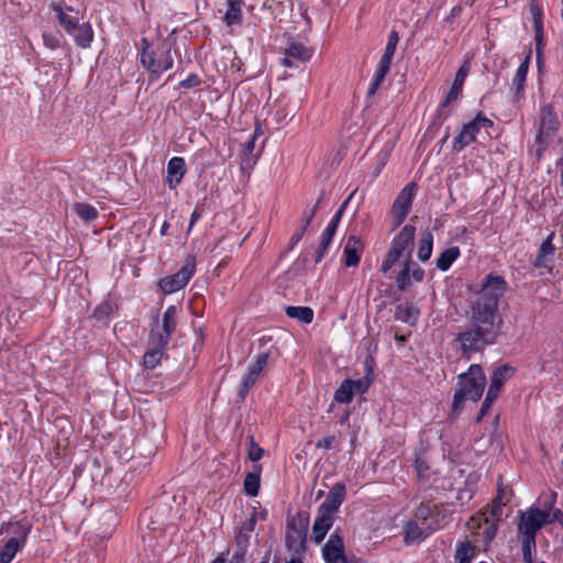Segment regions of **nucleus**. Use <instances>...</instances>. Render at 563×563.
<instances>
[{
  "instance_id": "1",
  "label": "nucleus",
  "mask_w": 563,
  "mask_h": 563,
  "mask_svg": "<svg viewBox=\"0 0 563 563\" xmlns=\"http://www.w3.org/2000/svg\"><path fill=\"white\" fill-rule=\"evenodd\" d=\"M501 324L503 320L471 310L470 324L461 330L454 340L460 346L462 357L470 360L472 354L496 343Z\"/></svg>"
},
{
  "instance_id": "2",
  "label": "nucleus",
  "mask_w": 563,
  "mask_h": 563,
  "mask_svg": "<svg viewBox=\"0 0 563 563\" xmlns=\"http://www.w3.org/2000/svg\"><path fill=\"white\" fill-rule=\"evenodd\" d=\"M486 386V376L481 365L473 364L457 376V388L452 401V415L459 416L466 399L478 401Z\"/></svg>"
},
{
  "instance_id": "3",
  "label": "nucleus",
  "mask_w": 563,
  "mask_h": 563,
  "mask_svg": "<svg viewBox=\"0 0 563 563\" xmlns=\"http://www.w3.org/2000/svg\"><path fill=\"white\" fill-rule=\"evenodd\" d=\"M555 500V492L541 495L537 505L520 511L518 528H542L556 520L561 521L563 514L560 509H554Z\"/></svg>"
},
{
  "instance_id": "4",
  "label": "nucleus",
  "mask_w": 563,
  "mask_h": 563,
  "mask_svg": "<svg viewBox=\"0 0 563 563\" xmlns=\"http://www.w3.org/2000/svg\"><path fill=\"white\" fill-rule=\"evenodd\" d=\"M506 285V280L500 276L493 274L485 276L476 299L472 301L471 310L479 311V313L496 320H503L498 312V301L505 294Z\"/></svg>"
},
{
  "instance_id": "5",
  "label": "nucleus",
  "mask_w": 563,
  "mask_h": 563,
  "mask_svg": "<svg viewBox=\"0 0 563 563\" xmlns=\"http://www.w3.org/2000/svg\"><path fill=\"white\" fill-rule=\"evenodd\" d=\"M141 44V63L150 71L151 80L157 79L162 73L173 67L174 58L167 44L152 48L147 38H142Z\"/></svg>"
},
{
  "instance_id": "6",
  "label": "nucleus",
  "mask_w": 563,
  "mask_h": 563,
  "mask_svg": "<svg viewBox=\"0 0 563 563\" xmlns=\"http://www.w3.org/2000/svg\"><path fill=\"white\" fill-rule=\"evenodd\" d=\"M346 488L342 483H336L328 493L324 501L319 506L312 528H331L334 516L344 501Z\"/></svg>"
},
{
  "instance_id": "7",
  "label": "nucleus",
  "mask_w": 563,
  "mask_h": 563,
  "mask_svg": "<svg viewBox=\"0 0 563 563\" xmlns=\"http://www.w3.org/2000/svg\"><path fill=\"white\" fill-rule=\"evenodd\" d=\"M494 125L493 121L482 113H478L474 120L463 125L461 132L453 141V151L460 152L471 143L475 142L476 134L481 129H489Z\"/></svg>"
},
{
  "instance_id": "8",
  "label": "nucleus",
  "mask_w": 563,
  "mask_h": 563,
  "mask_svg": "<svg viewBox=\"0 0 563 563\" xmlns=\"http://www.w3.org/2000/svg\"><path fill=\"white\" fill-rule=\"evenodd\" d=\"M196 271V258L188 256L184 266L174 275L159 280V287L165 294H173L184 288Z\"/></svg>"
},
{
  "instance_id": "9",
  "label": "nucleus",
  "mask_w": 563,
  "mask_h": 563,
  "mask_svg": "<svg viewBox=\"0 0 563 563\" xmlns=\"http://www.w3.org/2000/svg\"><path fill=\"white\" fill-rule=\"evenodd\" d=\"M448 526L449 521H445V516L442 515L438 506L431 503H421L417 508L413 519L410 520L406 528H419V526H426V528H433V526L440 525Z\"/></svg>"
},
{
  "instance_id": "10",
  "label": "nucleus",
  "mask_w": 563,
  "mask_h": 563,
  "mask_svg": "<svg viewBox=\"0 0 563 563\" xmlns=\"http://www.w3.org/2000/svg\"><path fill=\"white\" fill-rule=\"evenodd\" d=\"M559 128V119L552 107V104H545L541 108L540 114V129L537 135L536 141L542 145V147L537 150V154L540 156L544 146L548 144V141L551 136L554 135L555 131Z\"/></svg>"
},
{
  "instance_id": "11",
  "label": "nucleus",
  "mask_w": 563,
  "mask_h": 563,
  "mask_svg": "<svg viewBox=\"0 0 563 563\" xmlns=\"http://www.w3.org/2000/svg\"><path fill=\"white\" fill-rule=\"evenodd\" d=\"M417 191V184L416 183H409L407 184L397 198L395 199L391 208V212L394 218L396 219V225H400L405 219L407 218L413 197Z\"/></svg>"
},
{
  "instance_id": "12",
  "label": "nucleus",
  "mask_w": 563,
  "mask_h": 563,
  "mask_svg": "<svg viewBox=\"0 0 563 563\" xmlns=\"http://www.w3.org/2000/svg\"><path fill=\"white\" fill-rule=\"evenodd\" d=\"M416 228L413 225H405L400 232L394 238L390 251L400 257L411 258L413 250Z\"/></svg>"
},
{
  "instance_id": "13",
  "label": "nucleus",
  "mask_w": 563,
  "mask_h": 563,
  "mask_svg": "<svg viewBox=\"0 0 563 563\" xmlns=\"http://www.w3.org/2000/svg\"><path fill=\"white\" fill-rule=\"evenodd\" d=\"M177 308L175 306H169L163 314L162 327H157L156 330L153 329L150 338L156 341L161 338L163 339L164 344L167 345L170 335L175 332L177 327Z\"/></svg>"
},
{
  "instance_id": "14",
  "label": "nucleus",
  "mask_w": 563,
  "mask_h": 563,
  "mask_svg": "<svg viewBox=\"0 0 563 563\" xmlns=\"http://www.w3.org/2000/svg\"><path fill=\"white\" fill-rule=\"evenodd\" d=\"M503 504L493 501L490 509L478 512L466 523L467 528H481L482 523L489 525V528H497L503 515Z\"/></svg>"
},
{
  "instance_id": "15",
  "label": "nucleus",
  "mask_w": 563,
  "mask_h": 563,
  "mask_svg": "<svg viewBox=\"0 0 563 563\" xmlns=\"http://www.w3.org/2000/svg\"><path fill=\"white\" fill-rule=\"evenodd\" d=\"M529 10L533 19V29L536 33L534 40L537 45L536 51L539 60L543 46V13L540 4L534 0L530 1Z\"/></svg>"
},
{
  "instance_id": "16",
  "label": "nucleus",
  "mask_w": 563,
  "mask_h": 563,
  "mask_svg": "<svg viewBox=\"0 0 563 563\" xmlns=\"http://www.w3.org/2000/svg\"><path fill=\"white\" fill-rule=\"evenodd\" d=\"M470 69H471L470 62L463 63V65L459 68V70L455 74L452 87H451L445 100L442 102V108L449 106L450 102L457 99V97L461 95L464 81L470 73Z\"/></svg>"
},
{
  "instance_id": "17",
  "label": "nucleus",
  "mask_w": 563,
  "mask_h": 563,
  "mask_svg": "<svg viewBox=\"0 0 563 563\" xmlns=\"http://www.w3.org/2000/svg\"><path fill=\"white\" fill-rule=\"evenodd\" d=\"M363 251V243L362 241L355 236L352 235L347 239L346 244L343 250L344 255V264L347 267H355L360 263V254Z\"/></svg>"
},
{
  "instance_id": "18",
  "label": "nucleus",
  "mask_w": 563,
  "mask_h": 563,
  "mask_svg": "<svg viewBox=\"0 0 563 563\" xmlns=\"http://www.w3.org/2000/svg\"><path fill=\"white\" fill-rule=\"evenodd\" d=\"M531 59V48L527 51V55L522 63L519 65L515 77L512 78V89L517 99L522 98L525 91V82Z\"/></svg>"
},
{
  "instance_id": "19",
  "label": "nucleus",
  "mask_w": 563,
  "mask_h": 563,
  "mask_svg": "<svg viewBox=\"0 0 563 563\" xmlns=\"http://www.w3.org/2000/svg\"><path fill=\"white\" fill-rule=\"evenodd\" d=\"M150 345L151 347L144 354L143 361L146 368H154L161 362L167 345L164 344V341L161 338L158 341L150 338Z\"/></svg>"
},
{
  "instance_id": "20",
  "label": "nucleus",
  "mask_w": 563,
  "mask_h": 563,
  "mask_svg": "<svg viewBox=\"0 0 563 563\" xmlns=\"http://www.w3.org/2000/svg\"><path fill=\"white\" fill-rule=\"evenodd\" d=\"M186 172V164L183 157H173L167 165V181L169 188H175Z\"/></svg>"
},
{
  "instance_id": "21",
  "label": "nucleus",
  "mask_w": 563,
  "mask_h": 563,
  "mask_svg": "<svg viewBox=\"0 0 563 563\" xmlns=\"http://www.w3.org/2000/svg\"><path fill=\"white\" fill-rule=\"evenodd\" d=\"M25 534L21 538H10L0 549V563H11L15 554L22 549Z\"/></svg>"
},
{
  "instance_id": "22",
  "label": "nucleus",
  "mask_w": 563,
  "mask_h": 563,
  "mask_svg": "<svg viewBox=\"0 0 563 563\" xmlns=\"http://www.w3.org/2000/svg\"><path fill=\"white\" fill-rule=\"evenodd\" d=\"M322 551L327 563L344 555V545L342 538L339 537L336 533L332 534L324 544Z\"/></svg>"
},
{
  "instance_id": "23",
  "label": "nucleus",
  "mask_w": 563,
  "mask_h": 563,
  "mask_svg": "<svg viewBox=\"0 0 563 563\" xmlns=\"http://www.w3.org/2000/svg\"><path fill=\"white\" fill-rule=\"evenodd\" d=\"M167 512V506H158L156 509H146L140 517V525H144L146 528H150L152 525L167 526L168 523L163 520V516Z\"/></svg>"
},
{
  "instance_id": "24",
  "label": "nucleus",
  "mask_w": 563,
  "mask_h": 563,
  "mask_svg": "<svg viewBox=\"0 0 563 563\" xmlns=\"http://www.w3.org/2000/svg\"><path fill=\"white\" fill-rule=\"evenodd\" d=\"M244 0H227V12L223 18L228 26L235 25L242 21Z\"/></svg>"
},
{
  "instance_id": "25",
  "label": "nucleus",
  "mask_w": 563,
  "mask_h": 563,
  "mask_svg": "<svg viewBox=\"0 0 563 563\" xmlns=\"http://www.w3.org/2000/svg\"><path fill=\"white\" fill-rule=\"evenodd\" d=\"M256 136L257 133L255 131L253 136L244 144L243 150L241 152L240 165L243 170L251 169L256 163L257 154H254Z\"/></svg>"
},
{
  "instance_id": "26",
  "label": "nucleus",
  "mask_w": 563,
  "mask_h": 563,
  "mask_svg": "<svg viewBox=\"0 0 563 563\" xmlns=\"http://www.w3.org/2000/svg\"><path fill=\"white\" fill-rule=\"evenodd\" d=\"M74 36L76 44L82 48L90 46L93 38V31L89 23L77 24L76 29L69 32Z\"/></svg>"
},
{
  "instance_id": "27",
  "label": "nucleus",
  "mask_w": 563,
  "mask_h": 563,
  "mask_svg": "<svg viewBox=\"0 0 563 563\" xmlns=\"http://www.w3.org/2000/svg\"><path fill=\"white\" fill-rule=\"evenodd\" d=\"M521 550L526 563H532V551L536 549L537 530H521Z\"/></svg>"
},
{
  "instance_id": "28",
  "label": "nucleus",
  "mask_w": 563,
  "mask_h": 563,
  "mask_svg": "<svg viewBox=\"0 0 563 563\" xmlns=\"http://www.w3.org/2000/svg\"><path fill=\"white\" fill-rule=\"evenodd\" d=\"M306 531L307 530H289L286 536L288 549L296 554H299L306 548Z\"/></svg>"
},
{
  "instance_id": "29",
  "label": "nucleus",
  "mask_w": 563,
  "mask_h": 563,
  "mask_svg": "<svg viewBox=\"0 0 563 563\" xmlns=\"http://www.w3.org/2000/svg\"><path fill=\"white\" fill-rule=\"evenodd\" d=\"M287 317L296 319L297 321L309 324L313 320L314 312L310 307L303 306H288L285 309Z\"/></svg>"
},
{
  "instance_id": "30",
  "label": "nucleus",
  "mask_w": 563,
  "mask_h": 563,
  "mask_svg": "<svg viewBox=\"0 0 563 563\" xmlns=\"http://www.w3.org/2000/svg\"><path fill=\"white\" fill-rule=\"evenodd\" d=\"M554 233H550L548 238L542 242L539 252L537 254V257L533 262V265L536 267H542L545 265V262L553 256L555 247L552 243Z\"/></svg>"
},
{
  "instance_id": "31",
  "label": "nucleus",
  "mask_w": 563,
  "mask_h": 563,
  "mask_svg": "<svg viewBox=\"0 0 563 563\" xmlns=\"http://www.w3.org/2000/svg\"><path fill=\"white\" fill-rule=\"evenodd\" d=\"M475 555L476 549L468 541L457 543L454 554L455 563H472Z\"/></svg>"
},
{
  "instance_id": "32",
  "label": "nucleus",
  "mask_w": 563,
  "mask_h": 563,
  "mask_svg": "<svg viewBox=\"0 0 563 563\" xmlns=\"http://www.w3.org/2000/svg\"><path fill=\"white\" fill-rule=\"evenodd\" d=\"M460 256V249L451 246L444 250L437 258L435 266L440 271H448L453 262Z\"/></svg>"
},
{
  "instance_id": "33",
  "label": "nucleus",
  "mask_w": 563,
  "mask_h": 563,
  "mask_svg": "<svg viewBox=\"0 0 563 563\" xmlns=\"http://www.w3.org/2000/svg\"><path fill=\"white\" fill-rule=\"evenodd\" d=\"M285 51L288 56H291L294 59H297L302 63L309 60L312 55L310 48L303 46L301 43H298L296 41L289 42Z\"/></svg>"
},
{
  "instance_id": "34",
  "label": "nucleus",
  "mask_w": 563,
  "mask_h": 563,
  "mask_svg": "<svg viewBox=\"0 0 563 563\" xmlns=\"http://www.w3.org/2000/svg\"><path fill=\"white\" fill-rule=\"evenodd\" d=\"M433 247V235L430 231H424L419 240L418 258L422 262L430 258Z\"/></svg>"
},
{
  "instance_id": "35",
  "label": "nucleus",
  "mask_w": 563,
  "mask_h": 563,
  "mask_svg": "<svg viewBox=\"0 0 563 563\" xmlns=\"http://www.w3.org/2000/svg\"><path fill=\"white\" fill-rule=\"evenodd\" d=\"M254 468H256L257 471L247 473L244 478V489H245L246 494L252 497H255L258 495L260 482H261V477H260L261 467L257 465H254Z\"/></svg>"
},
{
  "instance_id": "36",
  "label": "nucleus",
  "mask_w": 563,
  "mask_h": 563,
  "mask_svg": "<svg viewBox=\"0 0 563 563\" xmlns=\"http://www.w3.org/2000/svg\"><path fill=\"white\" fill-rule=\"evenodd\" d=\"M53 9L56 12L58 22L67 33L76 29L79 20L77 16L69 15L59 4L54 5Z\"/></svg>"
},
{
  "instance_id": "37",
  "label": "nucleus",
  "mask_w": 563,
  "mask_h": 563,
  "mask_svg": "<svg viewBox=\"0 0 563 563\" xmlns=\"http://www.w3.org/2000/svg\"><path fill=\"white\" fill-rule=\"evenodd\" d=\"M412 260L411 258H405L402 268L397 275L396 283L399 290H406L410 285V271H411Z\"/></svg>"
},
{
  "instance_id": "38",
  "label": "nucleus",
  "mask_w": 563,
  "mask_h": 563,
  "mask_svg": "<svg viewBox=\"0 0 563 563\" xmlns=\"http://www.w3.org/2000/svg\"><path fill=\"white\" fill-rule=\"evenodd\" d=\"M354 396L353 388L351 387V379H344L340 387L334 393L335 401L340 404H349Z\"/></svg>"
},
{
  "instance_id": "39",
  "label": "nucleus",
  "mask_w": 563,
  "mask_h": 563,
  "mask_svg": "<svg viewBox=\"0 0 563 563\" xmlns=\"http://www.w3.org/2000/svg\"><path fill=\"white\" fill-rule=\"evenodd\" d=\"M514 374V368L507 364L500 365L493 372L490 383H498L499 387H503L504 383L509 379Z\"/></svg>"
},
{
  "instance_id": "40",
  "label": "nucleus",
  "mask_w": 563,
  "mask_h": 563,
  "mask_svg": "<svg viewBox=\"0 0 563 563\" xmlns=\"http://www.w3.org/2000/svg\"><path fill=\"white\" fill-rule=\"evenodd\" d=\"M74 209L77 216L87 222L95 220L98 216L97 209L88 203H76Z\"/></svg>"
},
{
  "instance_id": "41",
  "label": "nucleus",
  "mask_w": 563,
  "mask_h": 563,
  "mask_svg": "<svg viewBox=\"0 0 563 563\" xmlns=\"http://www.w3.org/2000/svg\"><path fill=\"white\" fill-rule=\"evenodd\" d=\"M395 316L396 319L410 323L412 320H416L418 316V310L415 309L413 307L399 305L396 308Z\"/></svg>"
},
{
  "instance_id": "42",
  "label": "nucleus",
  "mask_w": 563,
  "mask_h": 563,
  "mask_svg": "<svg viewBox=\"0 0 563 563\" xmlns=\"http://www.w3.org/2000/svg\"><path fill=\"white\" fill-rule=\"evenodd\" d=\"M256 380H257V377L254 376L253 374H251L250 372H247L243 376L241 385H240L239 390H238V395H239V397L241 398L242 401L245 399L247 393L255 385Z\"/></svg>"
},
{
  "instance_id": "43",
  "label": "nucleus",
  "mask_w": 563,
  "mask_h": 563,
  "mask_svg": "<svg viewBox=\"0 0 563 563\" xmlns=\"http://www.w3.org/2000/svg\"><path fill=\"white\" fill-rule=\"evenodd\" d=\"M267 362H268V354L261 353L256 356L254 363H252L249 366L247 372H250L251 374H253L254 376H256L258 378L261 373L263 372V369L266 367Z\"/></svg>"
},
{
  "instance_id": "44",
  "label": "nucleus",
  "mask_w": 563,
  "mask_h": 563,
  "mask_svg": "<svg viewBox=\"0 0 563 563\" xmlns=\"http://www.w3.org/2000/svg\"><path fill=\"white\" fill-rule=\"evenodd\" d=\"M391 148L389 146H385L378 154H377V163L374 168V177H377L383 168L386 166L389 156H390Z\"/></svg>"
},
{
  "instance_id": "45",
  "label": "nucleus",
  "mask_w": 563,
  "mask_h": 563,
  "mask_svg": "<svg viewBox=\"0 0 563 563\" xmlns=\"http://www.w3.org/2000/svg\"><path fill=\"white\" fill-rule=\"evenodd\" d=\"M426 530H406L405 542L407 545L420 543L424 538L428 537V533H424Z\"/></svg>"
},
{
  "instance_id": "46",
  "label": "nucleus",
  "mask_w": 563,
  "mask_h": 563,
  "mask_svg": "<svg viewBox=\"0 0 563 563\" xmlns=\"http://www.w3.org/2000/svg\"><path fill=\"white\" fill-rule=\"evenodd\" d=\"M371 383L372 379L368 376L355 380L351 379V387L353 388L354 394L362 395L368 390Z\"/></svg>"
},
{
  "instance_id": "47",
  "label": "nucleus",
  "mask_w": 563,
  "mask_h": 563,
  "mask_svg": "<svg viewBox=\"0 0 563 563\" xmlns=\"http://www.w3.org/2000/svg\"><path fill=\"white\" fill-rule=\"evenodd\" d=\"M112 312V306L110 302H103L99 305L95 311L93 317L99 321H107Z\"/></svg>"
},
{
  "instance_id": "48",
  "label": "nucleus",
  "mask_w": 563,
  "mask_h": 563,
  "mask_svg": "<svg viewBox=\"0 0 563 563\" xmlns=\"http://www.w3.org/2000/svg\"><path fill=\"white\" fill-rule=\"evenodd\" d=\"M401 257L397 255L396 253L388 251L385 260L383 261L380 265V272L384 275H387L388 272L391 269V267L400 260Z\"/></svg>"
},
{
  "instance_id": "49",
  "label": "nucleus",
  "mask_w": 563,
  "mask_h": 563,
  "mask_svg": "<svg viewBox=\"0 0 563 563\" xmlns=\"http://www.w3.org/2000/svg\"><path fill=\"white\" fill-rule=\"evenodd\" d=\"M318 211V203H314L313 207L310 209H305L302 213V220H301V227L305 229H308L310 225L312 219L314 218L316 213Z\"/></svg>"
},
{
  "instance_id": "50",
  "label": "nucleus",
  "mask_w": 563,
  "mask_h": 563,
  "mask_svg": "<svg viewBox=\"0 0 563 563\" xmlns=\"http://www.w3.org/2000/svg\"><path fill=\"white\" fill-rule=\"evenodd\" d=\"M263 455H264V450L261 446H258L252 438L250 450H249L250 460L253 462H257L263 457Z\"/></svg>"
},
{
  "instance_id": "51",
  "label": "nucleus",
  "mask_w": 563,
  "mask_h": 563,
  "mask_svg": "<svg viewBox=\"0 0 563 563\" xmlns=\"http://www.w3.org/2000/svg\"><path fill=\"white\" fill-rule=\"evenodd\" d=\"M355 191L356 190L352 191L351 195L347 197V199L340 206V208L338 209V211L335 212V214L331 219L330 223H334L335 225H339V223H340V221L342 219L343 212H344L347 203L350 202V200L353 198Z\"/></svg>"
},
{
  "instance_id": "52",
  "label": "nucleus",
  "mask_w": 563,
  "mask_h": 563,
  "mask_svg": "<svg viewBox=\"0 0 563 563\" xmlns=\"http://www.w3.org/2000/svg\"><path fill=\"white\" fill-rule=\"evenodd\" d=\"M398 42H399L398 32L393 30L389 34L385 51L395 54Z\"/></svg>"
},
{
  "instance_id": "53",
  "label": "nucleus",
  "mask_w": 563,
  "mask_h": 563,
  "mask_svg": "<svg viewBox=\"0 0 563 563\" xmlns=\"http://www.w3.org/2000/svg\"><path fill=\"white\" fill-rule=\"evenodd\" d=\"M331 241H332V239H328V238L322 235L321 243H320L319 250L317 252V257H316V262L317 263H319L323 258V256H324V254H325V252L328 250V246L330 245Z\"/></svg>"
},
{
  "instance_id": "54",
  "label": "nucleus",
  "mask_w": 563,
  "mask_h": 563,
  "mask_svg": "<svg viewBox=\"0 0 563 563\" xmlns=\"http://www.w3.org/2000/svg\"><path fill=\"white\" fill-rule=\"evenodd\" d=\"M200 84V79L197 75L191 74L189 75L185 80L180 81V87L183 88H194L197 87Z\"/></svg>"
},
{
  "instance_id": "55",
  "label": "nucleus",
  "mask_w": 563,
  "mask_h": 563,
  "mask_svg": "<svg viewBox=\"0 0 563 563\" xmlns=\"http://www.w3.org/2000/svg\"><path fill=\"white\" fill-rule=\"evenodd\" d=\"M500 389L501 387L498 386L497 382L490 383L486 394V398H488V401H495L499 395Z\"/></svg>"
},
{
  "instance_id": "56",
  "label": "nucleus",
  "mask_w": 563,
  "mask_h": 563,
  "mask_svg": "<svg viewBox=\"0 0 563 563\" xmlns=\"http://www.w3.org/2000/svg\"><path fill=\"white\" fill-rule=\"evenodd\" d=\"M334 441H335V437L334 435L324 437L323 439H320L317 442V448L318 449L330 450V449L333 448Z\"/></svg>"
},
{
  "instance_id": "57",
  "label": "nucleus",
  "mask_w": 563,
  "mask_h": 563,
  "mask_svg": "<svg viewBox=\"0 0 563 563\" xmlns=\"http://www.w3.org/2000/svg\"><path fill=\"white\" fill-rule=\"evenodd\" d=\"M410 275L415 282H421L424 277V272L421 267L412 262Z\"/></svg>"
},
{
  "instance_id": "58",
  "label": "nucleus",
  "mask_w": 563,
  "mask_h": 563,
  "mask_svg": "<svg viewBox=\"0 0 563 563\" xmlns=\"http://www.w3.org/2000/svg\"><path fill=\"white\" fill-rule=\"evenodd\" d=\"M384 77L380 75H377L375 73L374 79L368 88V96H374L379 88L380 84L384 81Z\"/></svg>"
},
{
  "instance_id": "59",
  "label": "nucleus",
  "mask_w": 563,
  "mask_h": 563,
  "mask_svg": "<svg viewBox=\"0 0 563 563\" xmlns=\"http://www.w3.org/2000/svg\"><path fill=\"white\" fill-rule=\"evenodd\" d=\"M43 41L45 46L51 49L57 48L59 46V41L52 34H43Z\"/></svg>"
},
{
  "instance_id": "60",
  "label": "nucleus",
  "mask_w": 563,
  "mask_h": 563,
  "mask_svg": "<svg viewBox=\"0 0 563 563\" xmlns=\"http://www.w3.org/2000/svg\"><path fill=\"white\" fill-rule=\"evenodd\" d=\"M266 517H267L266 510L254 511L249 519L250 527H253L254 525H256L258 520H262V521L265 520Z\"/></svg>"
},
{
  "instance_id": "61",
  "label": "nucleus",
  "mask_w": 563,
  "mask_h": 563,
  "mask_svg": "<svg viewBox=\"0 0 563 563\" xmlns=\"http://www.w3.org/2000/svg\"><path fill=\"white\" fill-rule=\"evenodd\" d=\"M236 543H238V550L244 549V552L246 551V547L249 543V536L246 533H243L242 530L239 531L236 534Z\"/></svg>"
},
{
  "instance_id": "62",
  "label": "nucleus",
  "mask_w": 563,
  "mask_h": 563,
  "mask_svg": "<svg viewBox=\"0 0 563 563\" xmlns=\"http://www.w3.org/2000/svg\"><path fill=\"white\" fill-rule=\"evenodd\" d=\"M509 500H510V498L507 496L506 488L499 486L498 487L497 496L495 497L494 501H497V503H500L503 505H506Z\"/></svg>"
},
{
  "instance_id": "63",
  "label": "nucleus",
  "mask_w": 563,
  "mask_h": 563,
  "mask_svg": "<svg viewBox=\"0 0 563 563\" xmlns=\"http://www.w3.org/2000/svg\"><path fill=\"white\" fill-rule=\"evenodd\" d=\"M494 401H488V398L485 397L483 404H482V407H481V410L478 412V416L476 418V421L479 422L487 413V411L489 410L490 406L493 405Z\"/></svg>"
},
{
  "instance_id": "64",
  "label": "nucleus",
  "mask_w": 563,
  "mask_h": 563,
  "mask_svg": "<svg viewBox=\"0 0 563 563\" xmlns=\"http://www.w3.org/2000/svg\"><path fill=\"white\" fill-rule=\"evenodd\" d=\"M297 522L299 528H307L309 525V514L307 511H299L297 515Z\"/></svg>"
}]
</instances>
